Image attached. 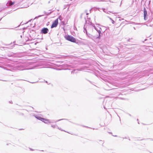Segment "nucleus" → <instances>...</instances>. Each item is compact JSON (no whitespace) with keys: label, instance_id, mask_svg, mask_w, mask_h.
Segmentation results:
<instances>
[{"label":"nucleus","instance_id":"f257e3e1","mask_svg":"<svg viewBox=\"0 0 153 153\" xmlns=\"http://www.w3.org/2000/svg\"><path fill=\"white\" fill-rule=\"evenodd\" d=\"M15 70H28L30 69V68H28L26 63H21L17 62L16 64L15 65Z\"/></svg>","mask_w":153,"mask_h":153},{"label":"nucleus","instance_id":"f03ea898","mask_svg":"<svg viewBox=\"0 0 153 153\" xmlns=\"http://www.w3.org/2000/svg\"><path fill=\"white\" fill-rule=\"evenodd\" d=\"M65 39L68 41L74 43H76V39L73 36L68 35L65 36Z\"/></svg>","mask_w":153,"mask_h":153},{"label":"nucleus","instance_id":"7ed1b4c3","mask_svg":"<svg viewBox=\"0 0 153 153\" xmlns=\"http://www.w3.org/2000/svg\"><path fill=\"white\" fill-rule=\"evenodd\" d=\"M58 24V19H56L53 22L52 24L51 28H53L54 27H56Z\"/></svg>","mask_w":153,"mask_h":153},{"label":"nucleus","instance_id":"20e7f679","mask_svg":"<svg viewBox=\"0 0 153 153\" xmlns=\"http://www.w3.org/2000/svg\"><path fill=\"white\" fill-rule=\"evenodd\" d=\"M49 30L47 27H44L41 31L40 33L42 34H46L48 33Z\"/></svg>","mask_w":153,"mask_h":153},{"label":"nucleus","instance_id":"39448f33","mask_svg":"<svg viewBox=\"0 0 153 153\" xmlns=\"http://www.w3.org/2000/svg\"><path fill=\"white\" fill-rule=\"evenodd\" d=\"M5 67H3L1 66V65L0 64V67L1 68L7 70V71H10V70L7 68L8 67H12V65L10 64H5L4 65Z\"/></svg>","mask_w":153,"mask_h":153},{"label":"nucleus","instance_id":"423d86ee","mask_svg":"<svg viewBox=\"0 0 153 153\" xmlns=\"http://www.w3.org/2000/svg\"><path fill=\"white\" fill-rule=\"evenodd\" d=\"M87 36L90 39H92L93 40L96 39V36H93L89 33H87Z\"/></svg>","mask_w":153,"mask_h":153},{"label":"nucleus","instance_id":"0eeeda50","mask_svg":"<svg viewBox=\"0 0 153 153\" xmlns=\"http://www.w3.org/2000/svg\"><path fill=\"white\" fill-rule=\"evenodd\" d=\"M98 32V33H101V30L102 29L101 28L99 27H95L94 28Z\"/></svg>","mask_w":153,"mask_h":153},{"label":"nucleus","instance_id":"6e6552de","mask_svg":"<svg viewBox=\"0 0 153 153\" xmlns=\"http://www.w3.org/2000/svg\"><path fill=\"white\" fill-rule=\"evenodd\" d=\"M111 102H109V101H107L105 103V105L106 106H107L108 108H111Z\"/></svg>","mask_w":153,"mask_h":153},{"label":"nucleus","instance_id":"1a4fd4ad","mask_svg":"<svg viewBox=\"0 0 153 153\" xmlns=\"http://www.w3.org/2000/svg\"><path fill=\"white\" fill-rule=\"evenodd\" d=\"M14 3V2H12L11 1H8L6 5L7 6H10L13 5Z\"/></svg>","mask_w":153,"mask_h":153},{"label":"nucleus","instance_id":"9d476101","mask_svg":"<svg viewBox=\"0 0 153 153\" xmlns=\"http://www.w3.org/2000/svg\"><path fill=\"white\" fill-rule=\"evenodd\" d=\"M43 122H44V123L47 124L48 123H53V122L47 119H45V120L43 121H42Z\"/></svg>","mask_w":153,"mask_h":153},{"label":"nucleus","instance_id":"9b49d317","mask_svg":"<svg viewBox=\"0 0 153 153\" xmlns=\"http://www.w3.org/2000/svg\"><path fill=\"white\" fill-rule=\"evenodd\" d=\"M35 117L37 119L39 120H40L42 121H43L45 120V118H42L41 117H39L37 116H35Z\"/></svg>","mask_w":153,"mask_h":153},{"label":"nucleus","instance_id":"f8f14e48","mask_svg":"<svg viewBox=\"0 0 153 153\" xmlns=\"http://www.w3.org/2000/svg\"><path fill=\"white\" fill-rule=\"evenodd\" d=\"M66 65L67 66H70L71 68H74L76 67V66L73 64H71L69 65H68V64H66Z\"/></svg>","mask_w":153,"mask_h":153},{"label":"nucleus","instance_id":"ddd939ff","mask_svg":"<svg viewBox=\"0 0 153 153\" xmlns=\"http://www.w3.org/2000/svg\"><path fill=\"white\" fill-rule=\"evenodd\" d=\"M144 16H147V12L145 8L144 9Z\"/></svg>","mask_w":153,"mask_h":153},{"label":"nucleus","instance_id":"4468645a","mask_svg":"<svg viewBox=\"0 0 153 153\" xmlns=\"http://www.w3.org/2000/svg\"><path fill=\"white\" fill-rule=\"evenodd\" d=\"M13 47H14V45L12 46H11L10 47H2V48L3 49H5L6 48L12 49V48H13Z\"/></svg>","mask_w":153,"mask_h":153},{"label":"nucleus","instance_id":"2eb2a0df","mask_svg":"<svg viewBox=\"0 0 153 153\" xmlns=\"http://www.w3.org/2000/svg\"><path fill=\"white\" fill-rule=\"evenodd\" d=\"M82 70V69L81 68L77 69L76 70V69L74 70L73 71H72L71 73H73V74L74 73V71H76V70H77V71H81Z\"/></svg>","mask_w":153,"mask_h":153},{"label":"nucleus","instance_id":"dca6fc26","mask_svg":"<svg viewBox=\"0 0 153 153\" xmlns=\"http://www.w3.org/2000/svg\"><path fill=\"white\" fill-rule=\"evenodd\" d=\"M101 33H99V35L98 36H96V39H100V37H101Z\"/></svg>","mask_w":153,"mask_h":153},{"label":"nucleus","instance_id":"f3484780","mask_svg":"<svg viewBox=\"0 0 153 153\" xmlns=\"http://www.w3.org/2000/svg\"><path fill=\"white\" fill-rule=\"evenodd\" d=\"M98 141L99 142H100V143H102V146H103V143H104V141H102V140H98Z\"/></svg>","mask_w":153,"mask_h":153},{"label":"nucleus","instance_id":"a211bd4d","mask_svg":"<svg viewBox=\"0 0 153 153\" xmlns=\"http://www.w3.org/2000/svg\"><path fill=\"white\" fill-rule=\"evenodd\" d=\"M51 13V12H50L48 14H47V13L45 11H44V13L45 14L47 15H49Z\"/></svg>","mask_w":153,"mask_h":153},{"label":"nucleus","instance_id":"6ab92c4d","mask_svg":"<svg viewBox=\"0 0 153 153\" xmlns=\"http://www.w3.org/2000/svg\"><path fill=\"white\" fill-rule=\"evenodd\" d=\"M43 16V15H39V16H36V17L34 19H37L39 17H40L42 16Z\"/></svg>","mask_w":153,"mask_h":153},{"label":"nucleus","instance_id":"aec40b11","mask_svg":"<svg viewBox=\"0 0 153 153\" xmlns=\"http://www.w3.org/2000/svg\"><path fill=\"white\" fill-rule=\"evenodd\" d=\"M91 25H92V26H93L94 27V28L95 27H96L94 25V24L92 23H91Z\"/></svg>","mask_w":153,"mask_h":153},{"label":"nucleus","instance_id":"412c9836","mask_svg":"<svg viewBox=\"0 0 153 153\" xmlns=\"http://www.w3.org/2000/svg\"><path fill=\"white\" fill-rule=\"evenodd\" d=\"M147 16H144V19L145 20H147Z\"/></svg>","mask_w":153,"mask_h":153},{"label":"nucleus","instance_id":"4be33fe9","mask_svg":"<svg viewBox=\"0 0 153 153\" xmlns=\"http://www.w3.org/2000/svg\"><path fill=\"white\" fill-rule=\"evenodd\" d=\"M59 20H60V21H62V17L61 16H59Z\"/></svg>","mask_w":153,"mask_h":153},{"label":"nucleus","instance_id":"5701e85b","mask_svg":"<svg viewBox=\"0 0 153 153\" xmlns=\"http://www.w3.org/2000/svg\"><path fill=\"white\" fill-rule=\"evenodd\" d=\"M117 97L118 98H119V97ZM119 99H121V100H126V98H122V97H119Z\"/></svg>","mask_w":153,"mask_h":153},{"label":"nucleus","instance_id":"b1692460","mask_svg":"<svg viewBox=\"0 0 153 153\" xmlns=\"http://www.w3.org/2000/svg\"><path fill=\"white\" fill-rule=\"evenodd\" d=\"M51 126L52 127H53V128H56V125H51Z\"/></svg>","mask_w":153,"mask_h":153},{"label":"nucleus","instance_id":"393cba45","mask_svg":"<svg viewBox=\"0 0 153 153\" xmlns=\"http://www.w3.org/2000/svg\"><path fill=\"white\" fill-rule=\"evenodd\" d=\"M85 33H86V35H87V33H88L87 32V30H86V29H84V32L85 33Z\"/></svg>","mask_w":153,"mask_h":153},{"label":"nucleus","instance_id":"a878e982","mask_svg":"<svg viewBox=\"0 0 153 153\" xmlns=\"http://www.w3.org/2000/svg\"><path fill=\"white\" fill-rule=\"evenodd\" d=\"M134 24L136 25H140V23H135V22H134Z\"/></svg>","mask_w":153,"mask_h":153},{"label":"nucleus","instance_id":"bb28decb","mask_svg":"<svg viewBox=\"0 0 153 153\" xmlns=\"http://www.w3.org/2000/svg\"><path fill=\"white\" fill-rule=\"evenodd\" d=\"M68 120L67 119H60V120H58L57 121H60V120Z\"/></svg>","mask_w":153,"mask_h":153},{"label":"nucleus","instance_id":"cd10ccee","mask_svg":"<svg viewBox=\"0 0 153 153\" xmlns=\"http://www.w3.org/2000/svg\"><path fill=\"white\" fill-rule=\"evenodd\" d=\"M112 23V24H114L115 23L114 21L112 19L111 20Z\"/></svg>","mask_w":153,"mask_h":153},{"label":"nucleus","instance_id":"c85d7f7f","mask_svg":"<svg viewBox=\"0 0 153 153\" xmlns=\"http://www.w3.org/2000/svg\"><path fill=\"white\" fill-rule=\"evenodd\" d=\"M29 149L30 151H33L34 150V149H32L31 148H29Z\"/></svg>","mask_w":153,"mask_h":153},{"label":"nucleus","instance_id":"c756f323","mask_svg":"<svg viewBox=\"0 0 153 153\" xmlns=\"http://www.w3.org/2000/svg\"><path fill=\"white\" fill-rule=\"evenodd\" d=\"M32 20V19H30V20H29L28 22H27L26 23V24H27L28 22H30ZM26 24V23H25Z\"/></svg>","mask_w":153,"mask_h":153},{"label":"nucleus","instance_id":"7c9ffc66","mask_svg":"<svg viewBox=\"0 0 153 153\" xmlns=\"http://www.w3.org/2000/svg\"><path fill=\"white\" fill-rule=\"evenodd\" d=\"M83 15V13H82L81 15V16H80V18L81 19H82V15Z\"/></svg>","mask_w":153,"mask_h":153},{"label":"nucleus","instance_id":"2f4dec72","mask_svg":"<svg viewBox=\"0 0 153 153\" xmlns=\"http://www.w3.org/2000/svg\"><path fill=\"white\" fill-rule=\"evenodd\" d=\"M144 139L143 140H147V139ZM149 139H150L151 140H153V139H152V138H149Z\"/></svg>","mask_w":153,"mask_h":153},{"label":"nucleus","instance_id":"473e14b6","mask_svg":"<svg viewBox=\"0 0 153 153\" xmlns=\"http://www.w3.org/2000/svg\"><path fill=\"white\" fill-rule=\"evenodd\" d=\"M130 39H128L127 40V42H129L130 41Z\"/></svg>","mask_w":153,"mask_h":153},{"label":"nucleus","instance_id":"72a5a7b5","mask_svg":"<svg viewBox=\"0 0 153 153\" xmlns=\"http://www.w3.org/2000/svg\"><path fill=\"white\" fill-rule=\"evenodd\" d=\"M11 44H12V43H10V44H8V45L5 44V45H9Z\"/></svg>","mask_w":153,"mask_h":153},{"label":"nucleus","instance_id":"f704fd0d","mask_svg":"<svg viewBox=\"0 0 153 153\" xmlns=\"http://www.w3.org/2000/svg\"><path fill=\"white\" fill-rule=\"evenodd\" d=\"M56 127H57V128L59 129V130H61V129L60 128H59V127L57 126H56Z\"/></svg>","mask_w":153,"mask_h":153},{"label":"nucleus","instance_id":"c9c22d12","mask_svg":"<svg viewBox=\"0 0 153 153\" xmlns=\"http://www.w3.org/2000/svg\"><path fill=\"white\" fill-rule=\"evenodd\" d=\"M108 18H109L111 20V21L112 20V19L111 18L109 17H108Z\"/></svg>","mask_w":153,"mask_h":153},{"label":"nucleus","instance_id":"e433bc0d","mask_svg":"<svg viewBox=\"0 0 153 153\" xmlns=\"http://www.w3.org/2000/svg\"><path fill=\"white\" fill-rule=\"evenodd\" d=\"M10 103H12V101H10L9 102Z\"/></svg>","mask_w":153,"mask_h":153},{"label":"nucleus","instance_id":"4c0bfd02","mask_svg":"<svg viewBox=\"0 0 153 153\" xmlns=\"http://www.w3.org/2000/svg\"><path fill=\"white\" fill-rule=\"evenodd\" d=\"M26 27H24L23 28V30H25V29H26Z\"/></svg>","mask_w":153,"mask_h":153},{"label":"nucleus","instance_id":"58836bf2","mask_svg":"<svg viewBox=\"0 0 153 153\" xmlns=\"http://www.w3.org/2000/svg\"><path fill=\"white\" fill-rule=\"evenodd\" d=\"M128 114V115L130 116H131V114Z\"/></svg>","mask_w":153,"mask_h":153},{"label":"nucleus","instance_id":"ea45409f","mask_svg":"<svg viewBox=\"0 0 153 153\" xmlns=\"http://www.w3.org/2000/svg\"><path fill=\"white\" fill-rule=\"evenodd\" d=\"M21 23L17 27H19V26H20V25L21 24Z\"/></svg>","mask_w":153,"mask_h":153},{"label":"nucleus","instance_id":"a19ab883","mask_svg":"<svg viewBox=\"0 0 153 153\" xmlns=\"http://www.w3.org/2000/svg\"><path fill=\"white\" fill-rule=\"evenodd\" d=\"M20 37L22 38V35H21L20 36Z\"/></svg>","mask_w":153,"mask_h":153},{"label":"nucleus","instance_id":"79ce46f5","mask_svg":"<svg viewBox=\"0 0 153 153\" xmlns=\"http://www.w3.org/2000/svg\"><path fill=\"white\" fill-rule=\"evenodd\" d=\"M133 28H134V30H136V28H135L134 27H133Z\"/></svg>","mask_w":153,"mask_h":153},{"label":"nucleus","instance_id":"37998d69","mask_svg":"<svg viewBox=\"0 0 153 153\" xmlns=\"http://www.w3.org/2000/svg\"><path fill=\"white\" fill-rule=\"evenodd\" d=\"M88 13H86V15H88Z\"/></svg>","mask_w":153,"mask_h":153},{"label":"nucleus","instance_id":"c03bdc74","mask_svg":"<svg viewBox=\"0 0 153 153\" xmlns=\"http://www.w3.org/2000/svg\"><path fill=\"white\" fill-rule=\"evenodd\" d=\"M147 40V39H145L144 41H146Z\"/></svg>","mask_w":153,"mask_h":153},{"label":"nucleus","instance_id":"a18cd8bd","mask_svg":"<svg viewBox=\"0 0 153 153\" xmlns=\"http://www.w3.org/2000/svg\"><path fill=\"white\" fill-rule=\"evenodd\" d=\"M34 32L35 30H32Z\"/></svg>","mask_w":153,"mask_h":153},{"label":"nucleus","instance_id":"49530a36","mask_svg":"<svg viewBox=\"0 0 153 153\" xmlns=\"http://www.w3.org/2000/svg\"><path fill=\"white\" fill-rule=\"evenodd\" d=\"M88 81L90 82L91 83V82L90 81H89V80H88Z\"/></svg>","mask_w":153,"mask_h":153},{"label":"nucleus","instance_id":"de8ad7c7","mask_svg":"<svg viewBox=\"0 0 153 153\" xmlns=\"http://www.w3.org/2000/svg\"><path fill=\"white\" fill-rule=\"evenodd\" d=\"M104 108L105 109H106V108H105V106H104Z\"/></svg>","mask_w":153,"mask_h":153},{"label":"nucleus","instance_id":"09e8293b","mask_svg":"<svg viewBox=\"0 0 153 153\" xmlns=\"http://www.w3.org/2000/svg\"><path fill=\"white\" fill-rule=\"evenodd\" d=\"M122 95L121 94H120L119 95L120 96V95Z\"/></svg>","mask_w":153,"mask_h":153},{"label":"nucleus","instance_id":"8fccbe9b","mask_svg":"<svg viewBox=\"0 0 153 153\" xmlns=\"http://www.w3.org/2000/svg\"><path fill=\"white\" fill-rule=\"evenodd\" d=\"M2 18H1V19H0V21H1V19H2Z\"/></svg>","mask_w":153,"mask_h":153},{"label":"nucleus","instance_id":"3c124183","mask_svg":"<svg viewBox=\"0 0 153 153\" xmlns=\"http://www.w3.org/2000/svg\"><path fill=\"white\" fill-rule=\"evenodd\" d=\"M22 129H20L19 130H22Z\"/></svg>","mask_w":153,"mask_h":153},{"label":"nucleus","instance_id":"603ef678","mask_svg":"<svg viewBox=\"0 0 153 153\" xmlns=\"http://www.w3.org/2000/svg\"><path fill=\"white\" fill-rule=\"evenodd\" d=\"M115 137H117V135L114 136Z\"/></svg>","mask_w":153,"mask_h":153},{"label":"nucleus","instance_id":"864d4df0","mask_svg":"<svg viewBox=\"0 0 153 153\" xmlns=\"http://www.w3.org/2000/svg\"><path fill=\"white\" fill-rule=\"evenodd\" d=\"M125 138V139H127V138H126V137H125V138Z\"/></svg>","mask_w":153,"mask_h":153},{"label":"nucleus","instance_id":"5fc2aeb1","mask_svg":"<svg viewBox=\"0 0 153 153\" xmlns=\"http://www.w3.org/2000/svg\"><path fill=\"white\" fill-rule=\"evenodd\" d=\"M28 40H30V39H28Z\"/></svg>","mask_w":153,"mask_h":153},{"label":"nucleus","instance_id":"6e6d98bb","mask_svg":"<svg viewBox=\"0 0 153 153\" xmlns=\"http://www.w3.org/2000/svg\"><path fill=\"white\" fill-rule=\"evenodd\" d=\"M137 121H138V119H137Z\"/></svg>","mask_w":153,"mask_h":153},{"label":"nucleus","instance_id":"4d7b16f0","mask_svg":"<svg viewBox=\"0 0 153 153\" xmlns=\"http://www.w3.org/2000/svg\"><path fill=\"white\" fill-rule=\"evenodd\" d=\"M129 140H130V139L129 138Z\"/></svg>","mask_w":153,"mask_h":153},{"label":"nucleus","instance_id":"13d9d810","mask_svg":"<svg viewBox=\"0 0 153 153\" xmlns=\"http://www.w3.org/2000/svg\"><path fill=\"white\" fill-rule=\"evenodd\" d=\"M61 131H64V130H61Z\"/></svg>","mask_w":153,"mask_h":153},{"label":"nucleus","instance_id":"bf43d9fd","mask_svg":"<svg viewBox=\"0 0 153 153\" xmlns=\"http://www.w3.org/2000/svg\"><path fill=\"white\" fill-rule=\"evenodd\" d=\"M71 1H72V0H70Z\"/></svg>","mask_w":153,"mask_h":153}]
</instances>
